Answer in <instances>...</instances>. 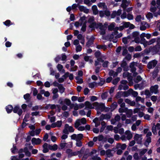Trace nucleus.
Instances as JSON below:
<instances>
[{
  "label": "nucleus",
  "instance_id": "obj_1",
  "mask_svg": "<svg viewBox=\"0 0 160 160\" xmlns=\"http://www.w3.org/2000/svg\"><path fill=\"white\" fill-rule=\"evenodd\" d=\"M92 105L96 107L97 110H100L101 112L103 111L105 108L104 104L102 103H99L98 102H95L93 103Z\"/></svg>",
  "mask_w": 160,
  "mask_h": 160
},
{
  "label": "nucleus",
  "instance_id": "obj_2",
  "mask_svg": "<svg viewBox=\"0 0 160 160\" xmlns=\"http://www.w3.org/2000/svg\"><path fill=\"white\" fill-rule=\"evenodd\" d=\"M12 111L14 113L18 114L19 116L21 115L23 112L22 109L20 108V106L18 105L14 106Z\"/></svg>",
  "mask_w": 160,
  "mask_h": 160
},
{
  "label": "nucleus",
  "instance_id": "obj_3",
  "mask_svg": "<svg viewBox=\"0 0 160 160\" xmlns=\"http://www.w3.org/2000/svg\"><path fill=\"white\" fill-rule=\"evenodd\" d=\"M160 49V44H157L156 45L154 46L151 48V51L153 53V54L158 53Z\"/></svg>",
  "mask_w": 160,
  "mask_h": 160
},
{
  "label": "nucleus",
  "instance_id": "obj_4",
  "mask_svg": "<svg viewBox=\"0 0 160 160\" xmlns=\"http://www.w3.org/2000/svg\"><path fill=\"white\" fill-rule=\"evenodd\" d=\"M95 39V38L93 36H92L86 43V46L88 48H89L93 44L94 41Z\"/></svg>",
  "mask_w": 160,
  "mask_h": 160
},
{
  "label": "nucleus",
  "instance_id": "obj_5",
  "mask_svg": "<svg viewBox=\"0 0 160 160\" xmlns=\"http://www.w3.org/2000/svg\"><path fill=\"white\" fill-rule=\"evenodd\" d=\"M158 86L157 85L151 86L150 88V91L152 93H154V94H156L158 92Z\"/></svg>",
  "mask_w": 160,
  "mask_h": 160
},
{
  "label": "nucleus",
  "instance_id": "obj_6",
  "mask_svg": "<svg viewBox=\"0 0 160 160\" xmlns=\"http://www.w3.org/2000/svg\"><path fill=\"white\" fill-rule=\"evenodd\" d=\"M31 141L33 145H38L41 143V140L39 138H33L32 139Z\"/></svg>",
  "mask_w": 160,
  "mask_h": 160
},
{
  "label": "nucleus",
  "instance_id": "obj_7",
  "mask_svg": "<svg viewBox=\"0 0 160 160\" xmlns=\"http://www.w3.org/2000/svg\"><path fill=\"white\" fill-rule=\"evenodd\" d=\"M99 29L101 30L100 35H104L106 33L105 29L104 28L103 25L101 22H99Z\"/></svg>",
  "mask_w": 160,
  "mask_h": 160
},
{
  "label": "nucleus",
  "instance_id": "obj_8",
  "mask_svg": "<svg viewBox=\"0 0 160 160\" xmlns=\"http://www.w3.org/2000/svg\"><path fill=\"white\" fill-rule=\"evenodd\" d=\"M13 108L11 105H8L6 107V110L8 113H11L13 110Z\"/></svg>",
  "mask_w": 160,
  "mask_h": 160
},
{
  "label": "nucleus",
  "instance_id": "obj_9",
  "mask_svg": "<svg viewBox=\"0 0 160 160\" xmlns=\"http://www.w3.org/2000/svg\"><path fill=\"white\" fill-rule=\"evenodd\" d=\"M48 148L50 150L55 151L58 149V146L56 144H54L52 146L49 144L48 145Z\"/></svg>",
  "mask_w": 160,
  "mask_h": 160
},
{
  "label": "nucleus",
  "instance_id": "obj_10",
  "mask_svg": "<svg viewBox=\"0 0 160 160\" xmlns=\"http://www.w3.org/2000/svg\"><path fill=\"white\" fill-rule=\"evenodd\" d=\"M128 1L127 0H122L121 6L124 10L126 9L128 6V4H127Z\"/></svg>",
  "mask_w": 160,
  "mask_h": 160
},
{
  "label": "nucleus",
  "instance_id": "obj_11",
  "mask_svg": "<svg viewBox=\"0 0 160 160\" xmlns=\"http://www.w3.org/2000/svg\"><path fill=\"white\" fill-rule=\"evenodd\" d=\"M85 106L86 108H87L89 109H93L94 108V107L92 106V105L91 103L89 102V101H87L85 102Z\"/></svg>",
  "mask_w": 160,
  "mask_h": 160
},
{
  "label": "nucleus",
  "instance_id": "obj_12",
  "mask_svg": "<svg viewBox=\"0 0 160 160\" xmlns=\"http://www.w3.org/2000/svg\"><path fill=\"white\" fill-rule=\"evenodd\" d=\"M92 9L93 13L94 15H96L98 13V11L97 6L96 5H93L92 6Z\"/></svg>",
  "mask_w": 160,
  "mask_h": 160
},
{
  "label": "nucleus",
  "instance_id": "obj_13",
  "mask_svg": "<svg viewBox=\"0 0 160 160\" xmlns=\"http://www.w3.org/2000/svg\"><path fill=\"white\" fill-rule=\"evenodd\" d=\"M58 89L59 90L60 92L61 93H62L63 92H64L65 90V88H64L62 84H59V86H58Z\"/></svg>",
  "mask_w": 160,
  "mask_h": 160
},
{
  "label": "nucleus",
  "instance_id": "obj_14",
  "mask_svg": "<svg viewBox=\"0 0 160 160\" xmlns=\"http://www.w3.org/2000/svg\"><path fill=\"white\" fill-rule=\"evenodd\" d=\"M140 43L141 44H143L144 47H146L147 46L148 41L144 38H141Z\"/></svg>",
  "mask_w": 160,
  "mask_h": 160
},
{
  "label": "nucleus",
  "instance_id": "obj_15",
  "mask_svg": "<svg viewBox=\"0 0 160 160\" xmlns=\"http://www.w3.org/2000/svg\"><path fill=\"white\" fill-rule=\"evenodd\" d=\"M99 79L100 80V82L97 83V84L98 86H102L105 82V80L100 77H99Z\"/></svg>",
  "mask_w": 160,
  "mask_h": 160
},
{
  "label": "nucleus",
  "instance_id": "obj_16",
  "mask_svg": "<svg viewBox=\"0 0 160 160\" xmlns=\"http://www.w3.org/2000/svg\"><path fill=\"white\" fill-rule=\"evenodd\" d=\"M112 150L110 149H108L106 151V154L107 156L108 157L110 158L113 156V154L111 153Z\"/></svg>",
  "mask_w": 160,
  "mask_h": 160
},
{
  "label": "nucleus",
  "instance_id": "obj_17",
  "mask_svg": "<svg viewBox=\"0 0 160 160\" xmlns=\"http://www.w3.org/2000/svg\"><path fill=\"white\" fill-rule=\"evenodd\" d=\"M158 69H155L154 71L152 73V77L153 79L156 78L157 76L158 73Z\"/></svg>",
  "mask_w": 160,
  "mask_h": 160
},
{
  "label": "nucleus",
  "instance_id": "obj_18",
  "mask_svg": "<svg viewBox=\"0 0 160 160\" xmlns=\"http://www.w3.org/2000/svg\"><path fill=\"white\" fill-rule=\"evenodd\" d=\"M108 96V92H105L102 93L101 95V97L102 99L103 100L106 99Z\"/></svg>",
  "mask_w": 160,
  "mask_h": 160
},
{
  "label": "nucleus",
  "instance_id": "obj_19",
  "mask_svg": "<svg viewBox=\"0 0 160 160\" xmlns=\"http://www.w3.org/2000/svg\"><path fill=\"white\" fill-rule=\"evenodd\" d=\"M131 91H132V94L133 97H136L138 96V93L137 92L134 91L132 89H130L128 91L130 92Z\"/></svg>",
  "mask_w": 160,
  "mask_h": 160
},
{
  "label": "nucleus",
  "instance_id": "obj_20",
  "mask_svg": "<svg viewBox=\"0 0 160 160\" xmlns=\"http://www.w3.org/2000/svg\"><path fill=\"white\" fill-rule=\"evenodd\" d=\"M69 127V125L68 124H66L65 125V128L63 131V132L64 133L66 134H69V132L68 130V128Z\"/></svg>",
  "mask_w": 160,
  "mask_h": 160
},
{
  "label": "nucleus",
  "instance_id": "obj_21",
  "mask_svg": "<svg viewBox=\"0 0 160 160\" xmlns=\"http://www.w3.org/2000/svg\"><path fill=\"white\" fill-rule=\"evenodd\" d=\"M126 134L127 135V138L128 140H130L132 138V135L129 131H126Z\"/></svg>",
  "mask_w": 160,
  "mask_h": 160
},
{
  "label": "nucleus",
  "instance_id": "obj_22",
  "mask_svg": "<svg viewBox=\"0 0 160 160\" xmlns=\"http://www.w3.org/2000/svg\"><path fill=\"white\" fill-rule=\"evenodd\" d=\"M101 124L102 126L100 129V132H102L104 130L106 127V123L104 121H102L101 122Z\"/></svg>",
  "mask_w": 160,
  "mask_h": 160
},
{
  "label": "nucleus",
  "instance_id": "obj_23",
  "mask_svg": "<svg viewBox=\"0 0 160 160\" xmlns=\"http://www.w3.org/2000/svg\"><path fill=\"white\" fill-rule=\"evenodd\" d=\"M107 46L105 45H97L96 48L98 49H103L104 50L107 49Z\"/></svg>",
  "mask_w": 160,
  "mask_h": 160
},
{
  "label": "nucleus",
  "instance_id": "obj_24",
  "mask_svg": "<svg viewBox=\"0 0 160 160\" xmlns=\"http://www.w3.org/2000/svg\"><path fill=\"white\" fill-rule=\"evenodd\" d=\"M151 142V137H147L144 145L146 146L149 145V144Z\"/></svg>",
  "mask_w": 160,
  "mask_h": 160
},
{
  "label": "nucleus",
  "instance_id": "obj_25",
  "mask_svg": "<svg viewBox=\"0 0 160 160\" xmlns=\"http://www.w3.org/2000/svg\"><path fill=\"white\" fill-rule=\"evenodd\" d=\"M152 131L154 135H156L157 134L156 128L155 126V124L153 123L152 128Z\"/></svg>",
  "mask_w": 160,
  "mask_h": 160
},
{
  "label": "nucleus",
  "instance_id": "obj_26",
  "mask_svg": "<svg viewBox=\"0 0 160 160\" xmlns=\"http://www.w3.org/2000/svg\"><path fill=\"white\" fill-rule=\"evenodd\" d=\"M3 24L6 26L9 27L10 25H11V21L9 20H7L5 22H3Z\"/></svg>",
  "mask_w": 160,
  "mask_h": 160
},
{
  "label": "nucleus",
  "instance_id": "obj_27",
  "mask_svg": "<svg viewBox=\"0 0 160 160\" xmlns=\"http://www.w3.org/2000/svg\"><path fill=\"white\" fill-rule=\"evenodd\" d=\"M97 83L95 82H91L89 83L88 84V87L91 88H93L95 86L97 85Z\"/></svg>",
  "mask_w": 160,
  "mask_h": 160
},
{
  "label": "nucleus",
  "instance_id": "obj_28",
  "mask_svg": "<svg viewBox=\"0 0 160 160\" xmlns=\"http://www.w3.org/2000/svg\"><path fill=\"white\" fill-rule=\"evenodd\" d=\"M30 95L28 93H27L23 96L24 98L27 101H28L30 100Z\"/></svg>",
  "mask_w": 160,
  "mask_h": 160
},
{
  "label": "nucleus",
  "instance_id": "obj_29",
  "mask_svg": "<svg viewBox=\"0 0 160 160\" xmlns=\"http://www.w3.org/2000/svg\"><path fill=\"white\" fill-rule=\"evenodd\" d=\"M120 81V78L119 77H117L115 79H114L112 82V83L115 85H116L119 82V81Z\"/></svg>",
  "mask_w": 160,
  "mask_h": 160
},
{
  "label": "nucleus",
  "instance_id": "obj_30",
  "mask_svg": "<svg viewBox=\"0 0 160 160\" xmlns=\"http://www.w3.org/2000/svg\"><path fill=\"white\" fill-rule=\"evenodd\" d=\"M80 119H77L74 124V127L76 128H78L80 125Z\"/></svg>",
  "mask_w": 160,
  "mask_h": 160
},
{
  "label": "nucleus",
  "instance_id": "obj_31",
  "mask_svg": "<svg viewBox=\"0 0 160 160\" xmlns=\"http://www.w3.org/2000/svg\"><path fill=\"white\" fill-rule=\"evenodd\" d=\"M64 102L67 105L69 106L71 104V101L70 99L66 98L64 100Z\"/></svg>",
  "mask_w": 160,
  "mask_h": 160
},
{
  "label": "nucleus",
  "instance_id": "obj_32",
  "mask_svg": "<svg viewBox=\"0 0 160 160\" xmlns=\"http://www.w3.org/2000/svg\"><path fill=\"white\" fill-rule=\"evenodd\" d=\"M83 137V135L82 134L80 133L78 134L77 136L76 141L81 140Z\"/></svg>",
  "mask_w": 160,
  "mask_h": 160
},
{
  "label": "nucleus",
  "instance_id": "obj_33",
  "mask_svg": "<svg viewBox=\"0 0 160 160\" xmlns=\"http://www.w3.org/2000/svg\"><path fill=\"white\" fill-rule=\"evenodd\" d=\"M156 38H152L149 41H148V44H147V45H150L154 43L156 41Z\"/></svg>",
  "mask_w": 160,
  "mask_h": 160
},
{
  "label": "nucleus",
  "instance_id": "obj_34",
  "mask_svg": "<svg viewBox=\"0 0 160 160\" xmlns=\"http://www.w3.org/2000/svg\"><path fill=\"white\" fill-rule=\"evenodd\" d=\"M96 25V22H94L90 23V25H89V27L92 29H94L95 28V26Z\"/></svg>",
  "mask_w": 160,
  "mask_h": 160
},
{
  "label": "nucleus",
  "instance_id": "obj_35",
  "mask_svg": "<svg viewBox=\"0 0 160 160\" xmlns=\"http://www.w3.org/2000/svg\"><path fill=\"white\" fill-rule=\"evenodd\" d=\"M86 22H84L82 26L81 30L83 32L86 31Z\"/></svg>",
  "mask_w": 160,
  "mask_h": 160
},
{
  "label": "nucleus",
  "instance_id": "obj_36",
  "mask_svg": "<svg viewBox=\"0 0 160 160\" xmlns=\"http://www.w3.org/2000/svg\"><path fill=\"white\" fill-rule=\"evenodd\" d=\"M101 53L100 52L99 50H98L94 53V56L95 57H96V58H98L100 57L101 55Z\"/></svg>",
  "mask_w": 160,
  "mask_h": 160
},
{
  "label": "nucleus",
  "instance_id": "obj_37",
  "mask_svg": "<svg viewBox=\"0 0 160 160\" xmlns=\"http://www.w3.org/2000/svg\"><path fill=\"white\" fill-rule=\"evenodd\" d=\"M141 135L139 134H136L134 137V140L137 141L139 139V138H141Z\"/></svg>",
  "mask_w": 160,
  "mask_h": 160
},
{
  "label": "nucleus",
  "instance_id": "obj_38",
  "mask_svg": "<svg viewBox=\"0 0 160 160\" xmlns=\"http://www.w3.org/2000/svg\"><path fill=\"white\" fill-rule=\"evenodd\" d=\"M132 114V109H129L127 111V117L128 118H130L131 117Z\"/></svg>",
  "mask_w": 160,
  "mask_h": 160
},
{
  "label": "nucleus",
  "instance_id": "obj_39",
  "mask_svg": "<svg viewBox=\"0 0 160 160\" xmlns=\"http://www.w3.org/2000/svg\"><path fill=\"white\" fill-rule=\"evenodd\" d=\"M118 106L117 103L116 102H114L112 104H111V108L113 109H116Z\"/></svg>",
  "mask_w": 160,
  "mask_h": 160
},
{
  "label": "nucleus",
  "instance_id": "obj_40",
  "mask_svg": "<svg viewBox=\"0 0 160 160\" xmlns=\"http://www.w3.org/2000/svg\"><path fill=\"white\" fill-rule=\"evenodd\" d=\"M128 52V51L127 49L126 48L123 47V51L122 53V55L123 56H125L127 54Z\"/></svg>",
  "mask_w": 160,
  "mask_h": 160
},
{
  "label": "nucleus",
  "instance_id": "obj_41",
  "mask_svg": "<svg viewBox=\"0 0 160 160\" xmlns=\"http://www.w3.org/2000/svg\"><path fill=\"white\" fill-rule=\"evenodd\" d=\"M114 27L115 25L114 24H110L108 26V30L109 31H112L113 30Z\"/></svg>",
  "mask_w": 160,
  "mask_h": 160
},
{
  "label": "nucleus",
  "instance_id": "obj_42",
  "mask_svg": "<svg viewBox=\"0 0 160 160\" xmlns=\"http://www.w3.org/2000/svg\"><path fill=\"white\" fill-rule=\"evenodd\" d=\"M157 8H158V6H157V8L155 7H151L150 9V10L151 12L154 13L157 11Z\"/></svg>",
  "mask_w": 160,
  "mask_h": 160
},
{
  "label": "nucleus",
  "instance_id": "obj_43",
  "mask_svg": "<svg viewBox=\"0 0 160 160\" xmlns=\"http://www.w3.org/2000/svg\"><path fill=\"white\" fill-rule=\"evenodd\" d=\"M139 34V32L137 31L134 32L132 33V36L133 38H136L138 37Z\"/></svg>",
  "mask_w": 160,
  "mask_h": 160
},
{
  "label": "nucleus",
  "instance_id": "obj_44",
  "mask_svg": "<svg viewBox=\"0 0 160 160\" xmlns=\"http://www.w3.org/2000/svg\"><path fill=\"white\" fill-rule=\"evenodd\" d=\"M146 17L148 19L152 18H153V14L152 13L149 12L146 15Z\"/></svg>",
  "mask_w": 160,
  "mask_h": 160
},
{
  "label": "nucleus",
  "instance_id": "obj_45",
  "mask_svg": "<svg viewBox=\"0 0 160 160\" xmlns=\"http://www.w3.org/2000/svg\"><path fill=\"white\" fill-rule=\"evenodd\" d=\"M118 145H119L121 147L120 148L122 150H124L127 147V145L125 144H121V143H119Z\"/></svg>",
  "mask_w": 160,
  "mask_h": 160
},
{
  "label": "nucleus",
  "instance_id": "obj_46",
  "mask_svg": "<svg viewBox=\"0 0 160 160\" xmlns=\"http://www.w3.org/2000/svg\"><path fill=\"white\" fill-rule=\"evenodd\" d=\"M82 47L80 45H78L76 48V52H80L82 50Z\"/></svg>",
  "mask_w": 160,
  "mask_h": 160
},
{
  "label": "nucleus",
  "instance_id": "obj_47",
  "mask_svg": "<svg viewBox=\"0 0 160 160\" xmlns=\"http://www.w3.org/2000/svg\"><path fill=\"white\" fill-rule=\"evenodd\" d=\"M147 149H143L140 152L139 154L141 156L144 155L147 152Z\"/></svg>",
  "mask_w": 160,
  "mask_h": 160
},
{
  "label": "nucleus",
  "instance_id": "obj_48",
  "mask_svg": "<svg viewBox=\"0 0 160 160\" xmlns=\"http://www.w3.org/2000/svg\"><path fill=\"white\" fill-rule=\"evenodd\" d=\"M130 23L129 22H123V26L125 28H128L129 27Z\"/></svg>",
  "mask_w": 160,
  "mask_h": 160
},
{
  "label": "nucleus",
  "instance_id": "obj_49",
  "mask_svg": "<svg viewBox=\"0 0 160 160\" xmlns=\"http://www.w3.org/2000/svg\"><path fill=\"white\" fill-rule=\"evenodd\" d=\"M84 150H85L84 148V147H82V148L81 149V150L80 151H78V152L79 154V155H78L79 157H81V156H80V154H82L84 153Z\"/></svg>",
  "mask_w": 160,
  "mask_h": 160
},
{
  "label": "nucleus",
  "instance_id": "obj_50",
  "mask_svg": "<svg viewBox=\"0 0 160 160\" xmlns=\"http://www.w3.org/2000/svg\"><path fill=\"white\" fill-rule=\"evenodd\" d=\"M141 18L142 17L141 15H138L136 17V18H135V20L137 22H140L141 21Z\"/></svg>",
  "mask_w": 160,
  "mask_h": 160
},
{
  "label": "nucleus",
  "instance_id": "obj_51",
  "mask_svg": "<svg viewBox=\"0 0 160 160\" xmlns=\"http://www.w3.org/2000/svg\"><path fill=\"white\" fill-rule=\"evenodd\" d=\"M142 50V48L140 45L134 48V50L136 52L140 51Z\"/></svg>",
  "mask_w": 160,
  "mask_h": 160
},
{
  "label": "nucleus",
  "instance_id": "obj_52",
  "mask_svg": "<svg viewBox=\"0 0 160 160\" xmlns=\"http://www.w3.org/2000/svg\"><path fill=\"white\" fill-rule=\"evenodd\" d=\"M151 99L153 102H156L157 99V96H152L151 97Z\"/></svg>",
  "mask_w": 160,
  "mask_h": 160
},
{
  "label": "nucleus",
  "instance_id": "obj_53",
  "mask_svg": "<svg viewBox=\"0 0 160 160\" xmlns=\"http://www.w3.org/2000/svg\"><path fill=\"white\" fill-rule=\"evenodd\" d=\"M116 16H117L116 14V11H113L111 15V18H114Z\"/></svg>",
  "mask_w": 160,
  "mask_h": 160
},
{
  "label": "nucleus",
  "instance_id": "obj_54",
  "mask_svg": "<svg viewBox=\"0 0 160 160\" xmlns=\"http://www.w3.org/2000/svg\"><path fill=\"white\" fill-rule=\"evenodd\" d=\"M80 122L83 124H85L86 123V119L84 118H83L80 119Z\"/></svg>",
  "mask_w": 160,
  "mask_h": 160
},
{
  "label": "nucleus",
  "instance_id": "obj_55",
  "mask_svg": "<svg viewBox=\"0 0 160 160\" xmlns=\"http://www.w3.org/2000/svg\"><path fill=\"white\" fill-rule=\"evenodd\" d=\"M76 141H77L76 143V145L77 146L80 147L82 146V142L81 140H77Z\"/></svg>",
  "mask_w": 160,
  "mask_h": 160
},
{
  "label": "nucleus",
  "instance_id": "obj_56",
  "mask_svg": "<svg viewBox=\"0 0 160 160\" xmlns=\"http://www.w3.org/2000/svg\"><path fill=\"white\" fill-rule=\"evenodd\" d=\"M90 98V100L92 102H94L95 101L97 100L98 99V98L95 96H91Z\"/></svg>",
  "mask_w": 160,
  "mask_h": 160
},
{
  "label": "nucleus",
  "instance_id": "obj_57",
  "mask_svg": "<svg viewBox=\"0 0 160 160\" xmlns=\"http://www.w3.org/2000/svg\"><path fill=\"white\" fill-rule=\"evenodd\" d=\"M153 67H155L158 63V61L156 60H154L151 61Z\"/></svg>",
  "mask_w": 160,
  "mask_h": 160
},
{
  "label": "nucleus",
  "instance_id": "obj_58",
  "mask_svg": "<svg viewBox=\"0 0 160 160\" xmlns=\"http://www.w3.org/2000/svg\"><path fill=\"white\" fill-rule=\"evenodd\" d=\"M127 18L129 20H132L133 19V17L132 14L128 13L127 15Z\"/></svg>",
  "mask_w": 160,
  "mask_h": 160
},
{
  "label": "nucleus",
  "instance_id": "obj_59",
  "mask_svg": "<svg viewBox=\"0 0 160 160\" xmlns=\"http://www.w3.org/2000/svg\"><path fill=\"white\" fill-rule=\"evenodd\" d=\"M56 123V125L57 127L60 128L61 127L62 124V121H58Z\"/></svg>",
  "mask_w": 160,
  "mask_h": 160
},
{
  "label": "nucleus",
  "instance_id": "obj_60",
  "mask_svg": "<svg viewBox=\"0 0 160 160\" xmlns=\"http://www.w3.org/2000/svg\"><path fill=\"white\" fill-rule=\"evenodd\" d=\"M84 3L88 5L89 6H90L92 5V3L90 2L89 0H84Z\"/></svg>",
  "mask_w": 160,
  "mask_h": 160
},
{
  "label": "nucleus",
  "instance_id": "obj_61",
  "mask_svg": "<svg viewBox=\"0 0 160 160\" xmlns=\"http://www.w3.org/2000/svg\"><path fill=\"white\" fill-rule=\"evenodd\" d=\"M108 63L109 62L107 61H105L103 62V63H102V65L103 67L104 68L107 67Z\"/></svg>",
  "mask_w": 160,
  "mask_h": 160
},
{
  "label": "nucleus",
  "instance_id": "obj_62",
  "mask_svg": "<svg viewBox=\"0 0 160 160\" xmlns=\"http://www.w3.org/2000/svg\"><path fill=\"white\" fill-rule=\"evenodd\" d=\"M90 90L88 89V88H85L84 90V94L85 95H87L89 92Z\"/></svg>",
  "mask_w": 160,
  "mask_h": 160
},
{
  "label": "nucleus",
  "instance_id": "obj_63",
  "mask_svg": "<svg viewBox=\"0 0 160 160\" xmlns=\"http://www.w3.org/2000/svg\"><path fill=\"white\" fill-rule=\"evenodd\" d=\"M120 116L119 115H117L115 117L114 119L115 120V121L118 122L120 120Z\"/></svg>",
  "mask_w": 160,
  "mask_h": 160
},
{
  "label": "nucleus",
  "instance_id": "obj_64",
  "mask_svg": "<svg viewBox=\"0 0 160 160\" xmlns=\"http://www.w3.org/2000/svg\"><path fill=\"white\" fill-rule=\"evenodd\" d=\"M133 156L134 159L136 160H138L139 159L138 153L136 152L134 153Z\"/></svg>",
  "mask_w": 160,
  "mask_h": 160
}]
</instances>
